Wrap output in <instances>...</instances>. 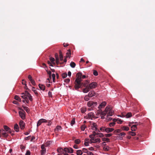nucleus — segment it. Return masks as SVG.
Listing matches in <instances>:
<instances>
[{
  "mask_svg": "<svg viewBox=\"0 0 155 155\" xmlns=\"http://www.w3.org/2000/svg\"><path fill=\"white\" fill-rule=\"evenodd\" d=\"M103 115L105 116L106 114H107V118H108L109 116H112L113 115L114 113V111L112 110L110 107H107L104 110V111L103 113Z\"/></svg>",
  "mask_w": 155,
  "mask_h": 155,
  "instance_id": "2",
  "label": "nucleus"
},
{
  "mask_svg": "<svg viewBox=\"0 0 155 155\" xmlns=\"http://www.w3.org/2000/svg\"><path fill=\"white\" fill-rule=\"evenodd\" d=\"M128 134L131 135L132 136H134L136 135L135 133L132 131H129L128 132Z\"/></svg>",
  "mask_w": 155,
  "mask_h": 155,
  "instance_id": "32",
  "label": "nucleus"
},
{
  "mask_svg": "<svg viewBox=\"0 0 155 155\" xmlns=\"http://www.w3.org/2000/svg\"><path fill=\"white\" fill-rule=\"evenodd\" d=\"M26 95H27V98L28 97L29 99L31 101H32L33 100V99L32 98V97L31 95V94L28 92H27Z\"/></svg>",
  "mask_w": 155,
  "mask_h": 155,
  "instance_id": "15",
  "label": "nucleus"
},
{
  "mask_svg": "<svg viewBox=\"0 0 155 155\" xmlns=\"http://www.w3.org/2000/svg\"><path fill=\"white\" fill-rule=\"evenodd\" d=\"M114 130V129L113 128H106L105 131L107 133H109L110 132H112V131Z\"/></svg>",
  "mask_w": 155,
  "mask_h": 155,
  "instance_id": "10",
  "label": "nucleus"
},
{
  "mask_svg": "<svg viewBox=\"0 0 155 155\" xmlns=\"http://www.w3.org/2000/svg\"><path fill=\"white\" fill-rule=\"evenodd\" d=\"M89 83V81H88L86 80L84 82H82L81 84V87L82 86H83L84 87L89 86H88V84Z\"/></svg>",
  "mask_w": 155,
  "mask_h": 155,
  "instance_id": "13",
  "label": "nucleus"
},
{
  "mask_svg": "<svg viewBox=\"0 0 155 155\" xmlns=\"http://www.w3.org/2000/svg\"><path fill=\"white\" fill-rule=\"evenodd\" d=\"M94 115V113L92 112H91L88 114V116L89 118L92 119Z\"/></svg>",
  "mask_w": 155,
  "mask_h": 155,
  "instance_id": "29",
  "label": "nucleus"
},
{
  "mask_svg": "<svg viewBox=\"0 0 155 155\" xmlns=\"http://www.w3.org/2000/svg\"><path fill=\"white\" fill-rule=\"evenodd\" d=\"M19 114L22 119L24 120L25 119V115L23 112L21 111H19Z\"/></svg>",
  "mask_w": 155,
  "mask_h": 155,
  "instance_id": "9",
  "label": "nucleus"
},
{
  "mask_svg": "<svg viewBox=\"0 0 155 155\" xmlns=\"http://www.w3.org/2000/svg\"><path fill=\"white\" fill-rule=\"evenodd\" d=\"M67 76V74L66 73H64L62 74V77L63 78H64Z\"/></svg>",
  "mask_w": 155,
  "mask_h": 155,
  "instance_id": "39",
  "label": "nucleus"
},
{
  "mask_svg": "<svg viewBox=\"0 0 155 155\" xmlns=\"http://www.w3.org/2000/svg\"><path fill=\"white\" fill-rule=\"evenodd\" d=\"M30 81H31V83L32 84V85H33L34 86L35 85V83L34 80L33 79Z\"/></svg>",
  "mask_w": 155,
  "mask_h": 155,
  "instance_id": "56",
  "label": "nucleus"
},
{
  "mask_svg": "<svg viewBox=\"0 0 155 155\" xmlns=\"http://www.w3.org/2000/svg\"><path fill=\"white\" fill-rule=\"evenodd\" d=\"M52 77L53 78V82H55V74H52Z\"/></svg>",
  "mask_w": 155,
  "mask_h": 155,
  "instance_id": "47",
  "label": "nucleus"
},
{
  "mask_svg": "<svg viewBox=\"0 0 155 155\" xmlns=\"http://www.w3.org/2000/svg\"><path fill=\"white\" fill-rule=\"evenodd\" d=\"M71 55V50L70 49H69L68 51V52L66 53V57L67 58V57H70Z\"/></svg>",
  "mask_w": 155,
  "mask_h": 155,
  "instance_id": "21",
  "label": "nucleus"
},
{
  "mask_svg": "<svg viewBox=\"0 0 155 155\" xmlns=\"http://www.w3.org/2000/svg\"><path fill=\"white\" fill-rule=\"evenodd\" d=\"M89 97L88 96L86 95L84 97V99L85 101H87L89 100Z\"/></svg>",
  "mask_w": 155,
  "mask_h": 155,
  "instance_id": "51",
  "label": "nucleus"
},
{
  "mask_svg": "<svg viewBox=\"0 0 155 155\" xmlns=\"http://www.w3.org/2000/svg\"><path fill=\"white\" fill-rule=\"evenodd\" d=\"M50 60L52 63H53L54 64H55V63L54 62L55 59L54 58L52 57H51L50 58Z\"/></svg>",
  "mask_w": 155,
  "mask_h": 155,
  "instance_id": "37",
  "label": "nucleus"
},
{
  "mask_svg": "<svg viewBox=\"0 0 155 155\" xmlns=\"http://www.w3.org/2000/svg\"><path fill=\"white\" fill-rule=\"evenodd\" d=\"M121 130H126L127 131L129 130V127L127 126H123L121 127Z\"/></svg>",
  "mask_w": 155,
  "mask_h": 155,
  "instance_id": "18",
  "label": "nucleus"
},
{
  "mask_svg": "<svg viewBox=\"0 0 155 155\" xmlns=\"http://www.w3.org/2000/svg\"><path fill=\"white\" fill-rule=\"evenodd\" d=\"M55 58L56 59V62L57 65L59 63V57L58 54L56 53L55 54Z\"/></svg>",
  "mask_w": 155,
  "mask_h": 155,
  "instance_id": "14",
  "label": "nucleus"
},
{
  "mask_svg": "<svg viewBox=\"0 0 155 155\" xmlns=\"http://www.w3.org/2000/svg\"><path fill=\"white\" fill-rule=\"evenodd\" d=\"M102 140L103 141H106L107 142H110V139L108 138H104L102 139Z\"/></svg>",
  "mask_w": 155,
  "mask_h": 155,
  "instance_id": "44",
  "label": "nucleus"
},
{
  "mask_svg": "<svg viewBox=\"0 0 155 155\" xmlns=\"http://www.w3.org/2000/svg\"><path fill=\"white\" fill-rule=\"evenodd\" d=\"M14 130L15 131L17 132H18L19 131V127L18 125L17 124H15L14 127Z\"/></svg>",
  "mask_w": 155,
  "mask_h": 155,
  "instance_id": "17",
  "label": "nucleus"
},
{
  "mask_svg": "<svg viewBox=\"0 0 155 155\" xmlns=\"http://www.w3.org/2000/svg\"><path fill=\"white\" fill-rule=\"evenodd\" d=\"M82 73L81 72L78 73L76 75V78L75 81L74 87L76 90H78L79 88L81 87V81L82 79L81 78Z\"/></svg>",
  "mask_w": 155,
  "mask_h": 155,
  "instance_id": "1",
  "label": "nucleus"
},
{
  "mask_svg": "<svg viewBox=\"0 0 155 155\" xmlns=\"http://www.w3.org/2000/svg\"><path fill=\"white\" fill-rule=\"evenodd\" d=\"M121 129H117L114 130V133H119L121 132Z\"/></svg>",
  "mask_w": 155,
  "mask_h": 155,
  "instance_id": "48",
  "label": "nucleus"
},
{
  "mask_svg": "<svg viewBox=\"0 0 155 155\" xmlns=\"http://www.w3.org/2000/svg\"><path fill=\"white\" fill-rule=\"evenodd\" d=\"M28 79H29V80L31 81V80H33L32 79V77H31V76L29 75L28 76Z\"/></svg>",
  "mask_w": 155,
  "mask_h": 155,
  "instance_id": "63",
  "label": "nucleus"
},
{
  "mask_svg": "<svg viewBox=\"0 0 155 155\" xmlns=\"http://www.w3.org/2000/svg\"><path fill=\"white\" fill-rule=\"evenodd\" d=\"M85 87V88L83 89V91L84 93H87L89 91L90 89L88 86Z\"/></svg>",
  "mask_w": 155,
  "mask_h": 155,
  "instance_id": "16",
  "label": "nucleus"
},
{
  "mask_svg": "<svg viewBox=\"0 0 155 155\" xmlns=\"http://www.w3.org/2000/svg\"><path fill=\"white\" fill-rule=\"evenodd\" d=\"M14 98L15 100H17L19 101H21V99L17 95H15V96Z\"/></svg>",
  "mask_w": 155,
  "mask_h": 155,
  "instance_id": "31",
  "label": "nucleus"
},
{
  "mask_svg": "<svg viewBox=\"0 0 155 155\" xmlns=\"http://www.w3.org/2000/svg\"><path fill=\"white\" fill-rule=\"evenodd\" d=\"M46 70L47 71L48 74L49 75V78H50V79H51V72L50 71H47L46 69Z\"/></svg>",
  "mask_w": 155,
  "mask_h": 155,
  "instance_id": "50",
  "label": "nucleus"
},
{
  "mask_svg": "<svg viewBox=\"0 0 155 155\" xmlns=\"http://www.w3.org/2000/svg\"><path fill=\"white\" fill-rule=\"evenodd\" d=\"M97 94L95 93L94 91H91L89 93L87 96L89 97H91L94 96H97Z\"/></svg>",
  "mask_w": 155,
  "mask_h": 155,
  "instance_id": "6",
  "label": "nucleus"
},
{
  "mask_svg": "<svg viewBox=\"0 0 155 155\" xmlns=\"http://www.w3.org/2000/svg\"><path fill=\"white\" fill-rule=\"evenodd\" d=\"M93 74L95 76H97L98 74L96 70H94Z\"/></svg>",
  "mask_w": 155,
  "mask_h": 155,
  "instance_id": "52",
  "label": "nucleus"
},
{
  "mask_svg": "<svg viewBox=\"0 0 155 155\" xmlns=\"http://www.w3.org/2000/svg\"><path fill=\"white\" fill-rule=\"evenodd\" d=\"M39 87L41 90L44 91L45 89V86L43 84H39L38 85Z\"/></svg>",
  "mask_w": 155,
  "mask_h": 155,
  "instance_id": "20",
  "label": "nucleus"
},
{
  "mask_svg": "<svg viewBox=\"0 0 155 155\" xmlns=\"http://www.w3.org/2000/svg\"><path fill=\"white\" fill-rule=\"evenodd\" d=\"M1 134L4 137H7L8 136V134L6 132H2Z\"/></svg>",
  "mask_w": 155,
  "mask_h": 155,
  "instance_id": "25",
  "label": "nucleus"
},
{
  "mask_svg": "<svg viewBox=\"0 0 155 155\" xmlns=\"http://www.w3.org/2000/svg\"><path fill=\"white\" fill-rule=\"evenodd\" d=\"M116 123L115 122H111L109 123V125L110 127H111L115 126Z\"/></svg>",
  "mask_w": 155,
  "mask_h": 155,
  "instance_id": "35",
  "label": "nucleus"
},
{
  "mask_svg": "<svg viewBox=\"0 0 155 155\" xmlns=\"http://www.w3.org/2000/svg\"><path fill=\"white\" fill-rule=\"evenodd\" d=\"M131 130L132 131H135L137 129L136 125H134L131 127Z\"/></svg>",
  "mask_w": 155,
  "mask_h": 155,
  "instance_id": "22",
  "label": "nucleus"
},
{
  "mask_svg": "<svg viewBox=\"0 0 155 155\" xmlns=\"http://www.w3.org/2000/svg\"><path fill=\"white\" fill-rule=\"evenodd\" d=\"M61 127L60 126H57L56 127L55 129V131H58L59 130H60L61 129Z\"/></svg>",
  "mask_w": 155,
  "mask_h": 155,
  "instance_id": "24",
  "label": "nucleus"
},
{
  "mask_svg": "<svg viewBox=\"0 0 155 155\" xmlns=\"http://www.w3.org/2000/svg\"><path fill=\"white\" fill-rule=\"evenodd\" d=\"M4 128L6 131L8 132L10 134H11V129L7 126L4 125Z\"/></svg>",
  "mask_w": 155,
  "mask_h": 155,
  "instance_id": "7",
  "label": "nucleus"
},
{
  "mask_svg": "<svg viewBox=\"0 0 155 155\" xmlns=\"http://www.w3.org/2000/svg\"><path fill=\"white\" fill-rule=\"evenodd\" d=\"M86 127V126L85 125H83L81 126V129L82 130H84Z\"/></svg>",
  "mask_w": 155,
  "mask_h": 155,
  "instance_id": "46",
  "label": "nucleus"
},
{
  "mask_svg": "<svg viewBox=\"0 0 155 155\" xmlns=\"http://www.w3.org/2000/svg\"><path fill=\"white\" fill-rule=\"evenodd\" d=\"M69 148L65 147L64 149V152L69 153Z\"/></svg>",
  "mask_w": 155,
  "mask_h": 155,
  "instance_id": "30",
  "label": "nucleus"
},
{
  "mask_svg": "<svg viewBox=\"0 0 155 155\" xmlns=\"http://www.w3.org/2000/svg\"><path fill=\"white\" fill-rule=\"evenodd\" d=\"M97 124L95 123H93L92 124V125L91 126V127L92 128V129L93 130L95 129L96 130H98V132H100V131L98 130H97Z\"/></svg>",
  "mask_w": 155,
  "mask_h": 155,
  "instance_id": "8",
  "label": "nucleus"
},
{
  "mask_svg": "<svg viewBox=\"0 0 155 155\" xmlns=\"http://www.w3.org/2000/svg\"><path fill=\"white\" fill-rule=\"evenodd\" d=\"M110 148L108 146H106L104 147L103 149L105 151H108L110 150Z\"/></svg>",
  "mask_w": 155,
  "mask_h": 155,
  "instance_id": "27",
  "label": "nucleus"
},
{
  "mask_svg": "<svg viewBox=\"0 0 155 155\" xmlns=\"http://www.w3.org/2000/svg\"><path fill=\"white\" fill-rule=\"evenodd\" d=\"M118 135H120L122 136H124L125 135V133L122 132L120 134Z\"/></svg>",
  "mask_w": 155,
  "mask_h": 155,
  "instance_id": "61",
  "label": "nucleus"
},
{
  "mask_svg": "<svg viewBox=\"0 0 155 155\" xmlns=\"http://www.w3.org/2000/svg\"><path fill=\"white\" fill-rule=\"evenodd\" d=\"M104 112V111H102V110H101V109H100L98 112V114H101V115H103V113Z\"/></svg>",
  "mask_w": 155,
  "mask_h": 155,
  "instance_id": "42",
  "label": "nucleus"
},
{
  "mask_svg": "<svg viewBox=\"0 0 155 155\" xmlns=\"http://www.w3.org/2000/svg\"><path fill=\"white\" fill-rule=\"evenodd\" d=\"M117 123L118 124H121L122 122V121L120 119H119V118H118L117 120Z\"/></svg>",
  "mask_w": 155,
  "mask_h": 155,
  "instance_id": "59",
  "label": "nucleus"
},
{
  "mask_svg": "<svg viewBox=\"0 0 155 155\" xmlns=\"http://www.w3.org/2000/svg\"><path fill=\"white\" fill-rule=\"evenodd\" d=\"M20 128L21 129H23L25 128V124L23 120L20 121L19 123Z\"/></svg>",
  "mask_w": 155,
  "mask_h": 155,
  "instance_id": "5",
  "label": "nucleus"
},
{
  "mask_svg": "<svg viewBox=\"0 0 155 155\" xmlns=\"http://www.w3.org/2000/svg\"><path fill=\"white\" fill-rule=\"evenodd\" d=\"M87 154L88 155H93V153L90 151L87 152Z\"/></svg>",
  "mask_w": 155,
  "mask_h": 155,
  "instance_id": "64",
  "label": "nucleus"
},
{
  "mask_svg": "<svg viewBox=\"0 0 155 155\" xmlns=\"http://www.w3.org/2000/svg\"><path fill=\"white\" fill-rule=\"evenodd\" d=\"M32 90L35 93V94L37 95L38 94L37 91L35 89V88L34 87H32Z\"/></svg>",
  "mask_w": 155,
  "mask_h": 155,
  "instance_id": "45",
  "label": "nucleus"
},
{
  "mask_svg": "<svg viewBox=\"0 0 155 155\" xmlns=\"http://www.w3.org/2000/svg\"><path fill=\"white\" fill-rule=\"evenodd\" d=\"M101 142V140L100 139L97 138L95 139L94 140V143H96L97 142L100 143Z\"/></svg>",
  "mask_w": 155,
  "mask_h": 155,
  "instance_id": "38",
  "label": "nucleus"
},
{
  "mask_svg": "<svg viewBox=\"0 0 155 155\" xmlns=\"http://www.w3.org/2000/svg\"><path fill=\"white\" fill-rule=\"evenodd\" d=\"M43 122L41 119L39 120L37 122V126H39Z\"/></svg>",
  "mask_w": 155,
  "mask_h": 155,
  "instance_id": "26",
  "label": "nucleus"
},
{
  "mask_svg": "<svg viewBox=\"0 0 155 155\" xmlns=\"http://www.w3.org/2000/svg\"><path fill=\"white\" fill-rule=\"evenodd\" d=\"M82 151H83L84 153H87V152L88 151H87V149L85 148L83 149Z\"/></svg>",
  "mask_w": 155,
  "mask_h": 155,
  "instance_id": "57",
  "label": "nucleus"
},
{
  "mask_svg": "<svg viewBox=\"0 0 155 155\" xmlns=\"http://www.w3.org/2000/svg\"><path fill=\"white\" fill-rule=\"evenodd\" d=\"M75 63L73 62H71L70 64V66H71V67L72 68H74L75 66Z\"/></svg>",
  "mask_w": 155,
  "mask_h": 155,
  "instance_id": "28",
  "label": "nucleus"
},
{
  "mask_svg": "<svg viewBox=\"0 0 155 155\" xmlns=\"http://www.w3.org/2000/svg\"><path fill=\"white\" fill-rule=\"evenodd\" d=\"M42 65L43 66H41L42 67H43L44 68H47V66H46L45 64L44 63H43L42 64Z\"/></svg>",
  "mask_w": 155,
  "mask_h": 155,
  "instance_id": "62",
  "label": "nucleus"
},
{
  "mask_svg": "<svg viewBox=\"0 0 155 155\" xmlns=\"http://www.w3.org/2000/svg\"><path fill=\"white\" fill-rule=\"evenodd\" d=\"M75 123V119L74 118L71 121V124L72 126Z\"/></svg>",
  "mask_w": 155,
  "mask_h": 155,
  "instance_id": "43",
  "label": "nucleus"
},
{
  "mask_svg": "<svg viewBox=\"0 0 155 155\" xmlns=\"http://www.w3.org/2000/svg\"><path fill=\"white\" fill-rule=\"evenodd\" d=\"M81 140L79 139H77L75 140L74 143L77 144H79L81 142Z\"/></svg>",
  "mask_w": 155,
  "mask_h": 155,
  "instance_id": "36",
  "label": "nucleus"
},
{
  "mask_svg": "<svg viewBox=\"0 0 155 155\" xmlns=\"http://www.w3.org/2000/svg\"><path fill=\"white\" fill-rule=\"evenodd\" d=\"M27 92H28V91H25V93H23L21 94L22 95H21V97L22 98L25 99L27 98V95H26Z\"/></svg>",
  "mask_w": 155,
  "mask_h": 155,
  "instance_id": "11",
  "label": "nucleus"
},
{
  "mask_svg": "<svg viewBox=\"0 0 155 155\" xmlns=\"http://www.w3.org/2000/svg\"><path fill=\"white\" fill-rule=\"evenodd\" d=\"M57 151L59 153H64V149L62 148H58L57 149Z\"/></svg>",
  "mask_w": 155,
  "mask_h": 155,
  "instance_id": "19",
  "label": "nucleus"
},
{
  "mask_svg": "<svg viewBox=\"0 0 155 155\" xmlns=\"http://www.w3.org/2000/svg\"><path fill=\"white\" fill-rule=\"evenodd\" d=\"M132 116V114L131 113H128L126 115V117L127 118H129Z\"/></svg>",
  "mask_w": 155,
  "mask_h": 155,
  "instance_id": "41",
  "label": "nucleus"
},
{
  "mask_svg": "<svg viewBox=\"0 0 155 155\" xmlns=\"http://www.w3.org/2000/svg\"><path fill=\"white\" fill-rule=\"evenodd\" d=\"M76 154L77 155H81L83 154L82 151L81 150H78L77 151Z\"/></svg>",
  "mask_w": 155,
  "mask_h": 155,
  "instance_id": "23",
  "label": "nucleus"
},
{
  "mask_svg": "<svg viewBox=\"0 0 155 155\" xmlns=\"http://www.w3.org/2000/svg\"><path fill=\"white\" fill-rule=\"evenodd\" d=\"M31 153L29 150H27L25 155H30Z\"/></svg>",
  "mask_w": 155,
  "mask_h": 155,
  "instance_id": "60",
  "label": "nucleus"
},
{
  "mask_svg": "<svg viewBox=\"0 0 155 155\" xmlns=\"http://www.w3.org/2000/svg\"><path fill=\"white\" fill-rule=\"evenodd\" d=\"M52 142L51 141H48L45 144V147H48L50 144V143Z\"/></svg>",
  "mask_w": 155,
  "mask_h": 155,
  "instance_id": "40",
  "label": "nucleus"
},
{
  "mask_svg": "<svg viewBox=\"0 0 155 155\" xmlns=\"http://www.w3.org/2000/svg\"><path fill=\"white\" fill-rule=\"evenodd\" d=\"M81 111L82 113H84L86 111L85 108H82L81 109Z\"/></svg>",
  "mask_w": 155,
  "mask_h": 155,
  "instance_id": "49",
  "label": "nucleus"
},
{
  "mask_svg": "<svg viewBox=\"0 0 155 155\" xmlns=\"http://www.w3.org/2000/svg\"><path fill=\"white\" fill-rule=\"evenodd\" d=\"M97 105V103L96 102H94L93 101H89L87 102V105L88 107H91V108L93 109V107L96 106ZM89 110H91V109H89Z\"/></svg>",
  "mask_w": 155,
  "mask_h": 155,
  "instance_id": "3",
  "label": "nucleus"
},
{
  "mask_svg": "<svg viewBox=\"0 0 155 155\" xmlns=\"http://www.w3.org/2000/svg\"><path fill=\"white\" fill-rule=\"evenodd\" d=\"M105 127H102L100 128V130L104 132V131H105Z\"/></svg>",
  "mask_w": 155,
  "mask_h": 155,
  "instance_id": "54",
  "label": "nucleus"
},
{
  "mask_svg": "<svg viewBox=\"0 0 155 155\" xmlns=\"http://www.w3.org/2000/svg\"><path fill=\"white\" fill-rule=\"evenodd\" d=\"M41 151V155H43L46 152V149H42Z\"/></svg>",
  "mask_w": 155,
  "mask_h": 155,
  "instance_id": "33",
  "label": "nucleus"
},
{
  "mask_svg": "<svg viewBox=\"0 0 155 155\" xmlns=\"http://www.w3.org/2000/svg\"><path fill=\"white\" fill-rule=\"evenodd\" d=\"M69 153H72L73 152V149L71 147H69Z\"/></svg>",
  "mask_w": 155,
  "mask_h": 155,
  "instance_id": "53",
  "label": "nucleus"
},
{
  "mask_svg": "<svg viewBox=\"0 0 155 155\" xmlns=\"http://www.w3.org/2000/svg\"><path fill=\"white\" fill-rule=\"evenodd\" d=\"M97 84L96 82H93L89 84L88 87L90 89H92L95 88L97 86Z\"/></svg>",
  "mask_w": 155,
  "mask_h": 155,
  "instance_id": "4",
  "label": "nucleus"
},
{
  "mask_svg": "<svg viewBox=\"0 0 155 155\" xmlns=\"http://www.w3.org/2000/svg\"><path fill=\"white\" fill-rule=\"evenodd\" d=\"M23 107L24 109H25V110L27 112H29L30 110L29 108H28V107L25 106H23Z\"/></svg>",
  "mask_w": 155,
  "mask_h": 155,
  "instance_id": "34",
  "label": "nucleus"
},
{
  "mask_svg": "<svg viewBox=\"0 0 155 155\" xmlns=\"http://www.w3.org/2000/svg\"><path fill=\"white\" fill-rule=\"evenodd\" d=\"M70 80L69 78H67L64 80L65 82L67 83H68L69 82Z\"/></svg>",
  "mask_w": 155,
  "mask_h": 155,
  "instance_id": "58",
  "label": "nucleus"
},
{
  "mask_svg": "<svg viewBox=\"0 0 155 155\" xmlns=\"http://www.w3.org/2000/svg\"><path fill=\"white\" fill-rule=\"evenodd\" d=\"M106 104V103L104 101L102 102L98 106V108L99 109H101L103 107H104Z\"/></svg>",
  "mask_w": 155,
  "mask_h": 155,
  "instance_id": "12",
  "label": "nucleus"
},
{
  "mask_svg": "<svg viewBox=\"0 0 155 155\" xmlns=\"http://www.w3.org/2000/svg\"><path fill=\"white\" fill-rule=\"evenodd\" d=\"M112 135V134H106L105 135V136L106 137H109L111 136Z\"/></svg>",
  "mask_w": 155,
  "mask_h": 155,
  "instance_id": "55",
  "label": "nucleus"
}]
</instances>
